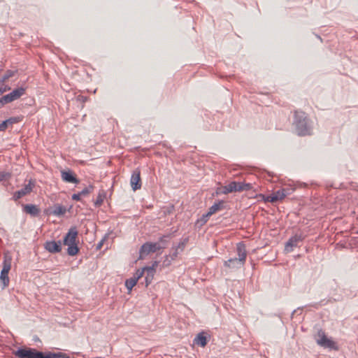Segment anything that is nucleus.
<instances>
[{"label": "nucleus", "mask_w": 358, "mask_h": 358, "mask_svg": "<svg viewBox=\"0 0 358 358\" xmlns=\"http://www.w3.org/2000/svg\"><path fill=\"white\" fill-rule=\"evenodd\" d=\"M0 89H1V90H3V93H4L5 92L10 90V87H8V86H5L3 87H0Z\"/></svg>", "instance_id": "ea45409f"}, {"label": "nucleus", "mask_w": 358, "mask_h": 358, "mask_svg": "<svg viewBox=\"0 0 358 358\" xmlns=\"http://www.w3.org/2000/svg\"><path fill=\"white\" fill-rule=\"evenodd\" d=\"M158 262L157 261H155L152 263V265L150 266V267H152L153 268L155 269V268L158 266Z\"/></svg>", "instance_id": "79ce46f5"}, {"label": "nucleus", "mask_w": 358, "mask_h": 358, "mask_svg": "<svg viewBox=\"0 0 358 358\" xmlns=\"http://www.w3.org/2000/svg\"><path fill=\"white\" fill-rule=\"evenodd\" d=\"M210 216V215H208V213H207L206 214L203 215L202 217H201V219L199 220H198V222H201V224H203L208 221V219Z\"/></svg>", "instance_id": "2f4dec72"}, {"label": "nucleus", "mask_w": 358, "mask_h": 358, "mask_svg": "<svg viewBox=\"0 0 358 358\" xmlns=\"http://www.w3.org/2000/svg\"><path fill=\"white\" fill-rule=\"evenodd\" d=\"M252 185L251 183H247V182H243V191H249V190L252 189Z\"/></svg>", "instance_id": "473e14b6"}, {"label": "nucleus", "mask_w": 358, "mask_h": 358, "mask_svg": "<svg viewBox=\"0 0 358 358\" xmlns=\"http://www.w3.org/2000/svg\"><path fill=\"white\" fill-rule=\"evenodd\" d=\"M170 236H171L170 234L164 235V236L160 237L159 239V241L157 242L160 245V247H162V250L166 248V246L168 245L167 238H169Z\"/></svg>", "instance_id": "4be33fe9"}, {"label": "nucleus", "mask_w": 358, "mask_h": 358, "mask_svg": "<svg viewBox=\"0 0 358 358\" xmlns=\"http://www.w3.org/2000/svg\"><path fill=\"white\" fill-rule=\"evenodd\" d=\"M25 94V88L20 87L13 90L11 92L0 98V108L5 104L20 99Z\"/></svg>", "instance_id": "39448f33"}, {"label": "nucleus", "mask_w": 358, "mask_h": 358, "mask_svg": "<svg viewBox=\"0 0 358 358\" xmlns=\"http://www.w3.org/2000/svg\"><path fill=\"white\" fill-rule=\"evenodd\" d=\"M94 189V186L90 185L88 187L84 188L82 191L78 193L73 194L71 196L73 200L80 201L82 196H85L91 193Z\"/></svg>", "instance_id": "2eb2a0df"}, {"label": "nucleus", "mask_w": 358, "mask_h": 358, "mask_svg": "<svg viewBox=\"0 0 358 358\" xmlns=\"http://www.w3.org/2000/svg\"><path fill=\"white\" fill-rule=\"evenodd\" d=\"M162 250V247L157 243L146 242L140 248L139 259H143L150 253H154Z\"/></svg>", "instance_id": "0eeeda50"}, {"label": "nucleus", "mask_w": 358, "mask_h": 358, "mask_svg": "<svg viewBox=\"0 0 358 358\" xmlns=\"http://www.w3.org/2000/svg\"><path fill=\"white\" fill-rule=\"evenodd\" d=\"M9 173L1 172L0 173V182L4 180L6 178L9 177Z\"/></svg>", "instance_id": "f704fd0d"}, {"label": "nucleus", "mask_w": 358, "mask_h": 358, "mask_svg": "<svg viewBox=\"0 0 358 358\" xmlns=\"http://www.w3.org/2000/svg\"><path fill=\"white\" fill-rule=\"evenodd\" d=\"M106 198V192L104 190H101L99 192V194L96 197V201H94V206L96 207H99L100 206L103 202V200L104 199Z\"/></svg>", "instance_id": "6ab92c4d"}, {"label": "nucleus", "mask_w": 358, "mask_h": 358, "mask_svg": "<svg viewBox=\"0 0 358 358\" xmlns=\"http://www.w3.org/2000/svg\"><path fill=\"white\" fill-rule=\"evenodd\" d=\"M304 239V236L301 234H295L292 236L285 244V250L288 252L292 250L294 247L298 246V243Z\"/></svg>", "instance_id": "1a4fd4ad"}, {"label": "nucleus", "mask_w": 358, "mask_h": 358, "mask_svg": "<svg viewBox=\"0 0 358 358\" xmlns=\"http://www.w3.org/2000/svg\"><path fill=\"white\" fill-rule=\"evenodd\" d=\"M178 248H175V251L171 255V259H174L178 256Z\"/></svg>", "instance_id": "4c0bfd02"}, {"label": "nucleus", "mask_w": 358, "mask_h": 358, "mask_svg": "<svg viewBox=\"0 0 358 358\" xmlns=\"http://www.w3.org/2000/svg\"><path fill=\"white\" fill-rule=\"evenodd\" d=\"M11 268V258L5 256L3 262V268L0 274V281L3 284V288L7 287L9 284L8 273Z\"/></svg>", "instance_id": "423d86ee"}, {"label": "nucleus", "mask_w": 358, "mask_h": 358, "mask_svg": "<svg viewBox=\"0 0 358 358\" xmlns=\"http://www.w3.org/2000/svg\"><path fill=\"white\" fill-rule=\"evenodd\" d=\"M144 272H145L144 268H143L142 269H138L136 271V273L134 274V278H136V280L138 281V279L141 278L143 275Z\"/></svg>", "instance_id": "bb28decb"}, {"label": "nucleus", "mask_w": 358, "mask_h": 358, "mask_svg": "<svg viewBox=\"0 0 358 358\" xmlns=\"http://www.w3.org/2000/svg\"><path fill=\"white\" fill-rule=\"evenodd\" d=\"M104 241V238L102 239L97 245V248L100 249L101 246L103 245V243Z\"/></svg>", "instance_id": "a19ab883"}, {"label": "nucleus", "mask_w": 358, "mask_h": 358, "mask_svg": "<svg viewBox=\"0 0 358 358\" xmlns=\"http://www.w3.org/2000/svg\"><path fill=\"white\" fill-rule=\"evenodd\" d=\"M52 358H70L66 354L62 352H52Z\"/></svg>", "instance_id": "c756f323"}, {"label": "nucleus", "mask_w": 358, "mask_h": 358, "mask_svg": "<svg viewBox=\"0 0 358 358\" xmlns=\"http://www.w3.org/2000/svg\"><path fill=\"white\" fill-rule=\"evenodd\" d=\"M23 211L32 217H36L40 214V208L34 204L23 205Z\"/></svg>", "instance_id": "ddd939ff"}, {"label": "nucleus", "mask_w": 358, "mask_h": 358, "mask_svg": "<svg viewBox=\"0 0 358 358\" xmlns=\"http://www.w3.org/2000/svg\"><path fill=\"white\" fill-rule=\"evenodd\" d=\"M185 242L179 243L178 246L176 247V248H178V250L180 249L181 251H182L185 248Z\"/></svg>", "instance_id": "e433bc0d"}, {"label": "nucleus", "mask_w": 358, "mask_h": 358, "mask_svg": "<svg viewBox=\"0 0 358 358\" xmlns=\"http://www.w3.org/2000/svg\"><path fill=\"white\" fill-rule=\"evenodd\" d=\"M288 189H279L277 192H274L278 201L282 200L287 194Z\"/></svg>", "instance_id": "393cba45"}, {"label": "nucleus", "mask_w": 358, "mask_h": 358, "mask_svg": "<svg viewBox=\"0 0 358 358\" xmlns=\"http://www.w3.org/2000/svg\"><path fill=\"white\" fill-rule=\"evenodd\" d=\"M13 354L17 358H52V352L44 353L35 348H20L13 351Z\"/></svg>", "instance_id": "7ed1b4c3"}, {"label": "nucleus", "mask_w": 358, "mask_h": 358, "mask_svg": "<svg viewBox=\"0 0 358 358\" xmlns=\"http://www.w3.org/2000/svg\"><path fill=\"white\" fill-rule=\"evenodd\" d=\"M295 131L299 136H307L312 134V127L305 113L296 111L293 121Z\"/></svg>", "instance_id": "f257e3e1"}, {"label": "nucleus", "mask_w": 358, "mask_h": 358, "mask_svg": "<svg viewBox=\"0 0 358 358\" xmlns=\"http://www.w3.org/2000/svg\"><path fill=\"white\" fill-rule=\"evenodd\" d=\"M137 282L138 281L136 280V279L134 278V277L130 278L126 280L125 286L127 289L130 292L132 289V288L136 285Z\"/></svg>", "instance_id": "5701e85b"}, {"label": "nucleus", "mask_w": 358, "mask_h": 358, "mask_svg": "<svg viewBox=\"0 0 358 358\" xmlns=\"http://www.w3.org/2000/svg\"><path fill=\"white\" fill-rule=\"evenodd\" d=\"M33 185L34 183L31 182V180H29V184L26 185L23 188L14 193L13 197V199L15 201H17L19 199L22 198V196L29 194L32 191Z\"/></svg>", "instance_id": "9d476101"}, {"label": "nucleus", "mask_w": 358, "mask_h": 358, "mask_svg": "<svg viewBox=\"0 0 358 358\" xmlns=\"http://www.w3.org/2000/svg\"><path fill=\"white\" fill-rule=\"evenodd\" d=\"M169 257L166 256V260L164 262V264L166 266H169L171 263V261L168 259Z\"/></svg>", "instance_id": "58836bf2"}, {"label": "nucleus", "mask_w": 358, "mask_h": 358, "mask_svg": "<svg viewBox=\"0 0 358 358\" xmlns=\"http://www.w3.org/2000/svg\"><path fill=\"white\" fill-rule=\"evenodd\" d=\"M61 176L62 179L66 182L70 183H78L79 180L77 179L76 176L73 174V173L69 170V171H61Z\"/></svg>", "instance_id": "f8f14e48"}, {"label": "nucleus", "mask_w": 358, "mask_h": 358, "mask_svg": "<svg viewBox=\"0 0 358 358\" xmlns=\"http://www.w3.org/2000/svg\"><path fill=\"white\" fill-rule=\"evenodd\" d=\"M327 337L325 335V333L322 330H320L317 332L316 336V342L319 345H322L325 340H327Z\"/></svg>", "instance_id": "aec40b11"}, {"label": "nucleus", "mask_w": 358, "mask_h": 358, "mask_svg": "<svg viewBox=\"0 0 358 358\" xmlns=\"http://www.w3.org/2000/svg\"><path fill=\"white\" fill-rule=\"evenodd\" d=\"M224 201H219L217 203H215L210 208L208 209V215H212L215 214L218 210H220L224 208Z\"/></svg>", "instance_id": "dca6fc26"}, {"label": "nucleus", "mask_w": 358, "mask_h": 358, "mask_svg": "<svg viewBox=\"0 0 358 358\" xmlns=\"http://www.w3.org/2000/svg\"><path fill=\"white\" fill-rule=\"evenodd\" d=\"M130 183L134 191L138 190L141 187V172L138 169H135L131 176Z\"/></svg>", "instance_id": "6e6552de"}, {"label": "nucleus", "mask_w": 358, "mask_h": 358, "mask_svg": "<svg viewBox=\"0 0 358 358\" xmlns=\"http://www.w3.org/2000/svg\"><path fill=\"white\" fill-rule=\"evenodd\" d=\"M44 247L46 250L50 253L59 252L62 250L61 241L56 242L55 241L45 242Z\"/></svg>", "instance_id": "9b49d317"}, {"label": "nucleus", "mask_w": 358, "mask_h": 358, "mask_svg": "<svg viewBox=\"0 0 358 358\" xmlns=\"http://www.w3.org/2000/svg\"><path fill=\"white\" fill-rule=\"evenodd\" d=\"M194 343L197 345L204 347L207 344L206 337L203 335V333H199L194 338Z\"/></svg>", "instance_id": "a211bd4d"}, {"label": "nucleus", "mask_w": 358, "mask_h": 358, "mask_svg": "<svg viewBox=\"0 0 358 358\" xmlns=\"http://www.w3.org/2000/svg\"><path fill=\"white\" fill-rule=\"evenodd\" d=\"M144 269H145V271L147 272V275H150V278H154V275L155 273V268H153L152 267H150V266H145V267H144Z\"/></svg>", "instance_id": "a878e982"}, {"label": "nucleus", "mask_w": 358, "mask_h": 358, "mask_svg": "<svg viewBox=\"0 0 358 358\" xmlns=\"http://www.w3.org/2000/svg\"><path fill=\"white\" fill-rule=\"evenodd\" d=\"M228 187V191L229 193L236 192V181H232L229 184L227 185Z\"/></svg>", "instance_id": "cd10ccee"}, {"label": "nucleus", "mask_w": 358, "mask_h": 358, "mask_svg": "<svg viewBox=\"0 0 358 358\" xmlns=\"http://www.w3.org/2000/svg\"><path fill=\"white\" fill-rule=\"evenodd\" d=\"M216 193L217 194H229V191H228V187H227V185H224V186H222V187L220 188H218L216 191Z\"/></svg>", "instance_id": "c85d7f7f"}, {"label": "nucleus", "mask_w": 358, "mask_h": 358, "mask_svg": "<svg viewBox=\"0 0 358 358\" xmlns=\"http://www.w3.org/2000/svg\"><path fill=\"white\" fill-rule=\"evenodd\" d=\"M78 231L76 227H71L64 238V244L68 245L67 253L70 256L78 254L79 249L76 243Z\"/></svg>", "instance_id": "20e7f679"}, {"label": "nucleus", "mask_w": 358, "mask_h": 358, "mask_svg": "<svg viewBox=\"0 0 358 358\" xmlns=\"http://www.w3.org/2000/svg\"><path fill=\"white\" fill-rule=\"evenodd\" d=\"M276 201H278V199L275 193L266 196V202L275 203Z\"/></svg>", "instance_id": "7c9ffc66"}, {"label": "nucleus", "mask_w": 358, "mask_h": 358, "mask_svg": "<svg viewBox=\"0 0 358 358\" xmlns=\"http://www.w3.org/2000/svg\"><path fill=\"white\" fill-rule=\"evenodd\" d=\"M259 196L262 198V199L266 201V196H265L264 194H259Z\"/></svg>", "instance_id": "37998d69"}, {"label": "nucleus", "mask_w": 358, "mask_h": 358, "mask_svg": "<svg viewBox=\"0 0 358 358\" xmlns=\"http://www.w3.org/2000/svg\"><path fill=\"white\" fill-rule=\"evenodd\" d=\"M320 346L325 348H329V349H334V350L338 349L336 343L328 338H327V340H325L324 343L322 345H321Z\"/></svg>", "instance_id": "412c9836"}, {"label": "nucleus", "mask_w": 358, "mask_h": 358, "mask_svg": "<svg viewBox=\"0 0 358 358\" xmlns=\"http://www.w3.org/2000/svg\"><path fill=\"white\" fill-rule=\"evenodd\" d=\"M237 254L238 257L231 258L224 262V266L231 269L241 268L245 262L247 256L245 245L243 243L240 242L237 244L236 247Z\"/></svg>", "instance_id": "f03ea898"}, {"label": "nucleus", "mask_w": 358, "mask_h": 358, "mask_svg": "<svg viewBox=\"0 0 358 358\" xmlns=\"http://www.w3.org/2000/svg\"><path fill=\"white\" fill-rule=\"evenodd\" d=\"M236 192H243V182H236Z\"/></svg>", "instance_id": "72a5a7b5"}, {"label": "nucleus", "mask_w": 358, "mask_h": 358, "mask_svg": "<svg viewBox=\"0 0 358 358\" xmlns=\"http://www.w3.org/2000/svg\"><path fill=\"white\" fill-rule=\"evenodd\" d=\"M153 278H150V275H146L145 278V286H148L152 280Z\"/></svg>", "instance_id": "c9c22d12"}, {"label": "nucleus", "mask_w": 358, "mask_h": 358, "mask_svg": "<svg viewBox=\"0 0 358 358\" xmlns=\"http://www.w3.org/2000/svg\"><path fill=\"white\" fill-rule=\"evenodd\" d=\"M357 233H358V231H357Z\"/></svg>", "instance_id": "a18cd8bd"}, {"label": "nucleus", "mask_w": 358, "mask_h": 358, "mask_svg": "<svg viewBox=\"0 0 358 358\" xmlns=\"http://www.w3.org/2000/svg\"><path fill=\"white\" fill-rule=\"evenodd\" d=\"M66 212V208L65 206L62 205H55L52 211V214L56 216L64 215Z\"/></svg>", "instance_id": "f3484780"}, {"label": "nucleus", "mask_w": 358, "mask_h": 358, "mask_svg": "<svg viewBox=\"0 0 358 358\" xmlns=\"http://www.w3.org/2000/svg\"><path fill=\"white\" fill-rule=\"evenodd\" d=\"M16 73L17 71L8 70L0 80V83L6 82L10 78L13 77Z\"/></svg>", "instance_id": "b1692460"}, {"label": "nucleus", "mask_w": 358, "mask_h": 358, "mask_svg": "<svg viewBox=\"0 0 358 358\" xmlns=\"http://www.w3.org/2000/svg\"><path fill=\"white\" fill-rule=\"evenodd\" d=\"M22 117L17 116V117H10V118L3 121L0 124V131H5L7 129V127H8V125H12L13 124L18 123L20 121H22Z\"/></svg>", "instance_id": "4468645a"}, {"label": "nucleus", "mask_w": 358, "mask_h": 358, "mask_svg": "<svg viewBox=\"0 0 358 358\" xmlns=\"http://www.w3.org/2000/svg\"><path fill=\"white\" fill-rule=\"evenodd\" d=\"M3 93V90H1V89H0V95H1Z\"/></svg>", "instance_id": "c03bdc74"}]
</instances>
